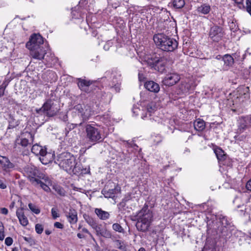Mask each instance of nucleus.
I'll return each mask as SVG.
<instances>
[{
    "instance_id": "nucleus-25",
    "label": "nucleus",
    "mask_w": 251,
    "mask_h": 251,
    "mask_svg": "<svg viewBox=\"0 0 251 251\" xmlns=\"http://www.w3.org/2000/svg\"><path fill=\"white\" fill-rule=\"evenodd\" d=\"M194 126L196 130L201 131L205 128V122L203 120L199 119L194 122Z\"/></svg>"
},
{
    "instance_id": "nucleus-36",
    "label": "nucleus",
    "mask_w": 251,
    "mask_h": 251,
    "mask_svg": "<svg viewBox=\"0 0 251 251\" xmlns=\"http://www.w3.org/2000/svg\"><path fill=\"white\" fill-rule=\"evenodd\" d=\"M100 235L106 238H111L112 237L111 232L106 229H102L101 232H100Z\"/></svg>"
},
{
    "instance_id": "nucleus-52",
    "label": "nucleus",
    "mask_w": 251,
    "mask_h": 251,
    "mask_svg": "<svg viewBox=\"0 0 251 251\" xmlns=\"http://www.w3.org/2000/svg\"><path fill=\"white\" fill-rule=\"evenodd\" d=\"M246 188L247 189L251 191V179H250L247 183L246 184Z\"/></svg>"
},
{
    "instance_id": "nucleus-13",
    "label": "nucleus",
    "mask_w": 251,
    "mask_h": 251,
    "mask_svg": "<svg viewBox=\"0 0 251 251\" xmlns=\"http://www.w3.org/2000/svg\"><path fill=\"white\" fill-rule=\"evenodd\" d=\"M195 87V84L192 80L187 79L181 81L178 88L182 93H185L193 89Z\"/></svg>"
},
{
    "instance_id": "nucleus-8",
    "label": "nucleus",
    "mask_w": 251,
    "mask_h": 251,
    "mask_svg": "<svg viewBox=\"0 0 251 251\" xmlns=\"http://www.w3.org/2000/svg\"><path fill=\"white\" fill-rule=\"evenodd\" d=\"M223 35L222 28L218 26L211 27L209 33L210 38L214 42L219 41Z\"/></svg>"
},
{
    "instance_id": "nucleus-55",
    "label": "nucleus",
    "mask_w": 251,
    "mask_h": 251,
    "mask_svg": "<svg viewBox=\"0 0 251 251\" xmlns=\"http://www.w3.org/2000/svg\"><path fill=\"white\" fill-rule=\"evenodd\" d=\"M93 228L95 229L96 230V231L98 235H100V232L102 230V229H100V227L98 226V225H96V227H93Z\"/></svg>"
},
{
    "instance_id": "nucleus-30",
    "label": "nucleus",
    "mask_w": 251,
    "mask_h": 251,
    "mask_svg": "<svg viewBox=\"0 0 251 251\" xmlns=\"http://www.w3.org/2000/svg\"><path fill=\"white\" fill-rule=\"evenodd\" d=\"M38 169L35 167H30L27 168V172L29 174L30 179L32 177L36 178V176L38 173Z\"/></svg>"
},
{
    "instance_id": "nucleus-28",
    "label": "nucleus",
    "mask_w": 251,
    "mask_h": 251,
    "mask_svg": "<svg viewBox=\"0 0 251 251\" xmlns=\"http://www.w3.org/2000/svg\"><path fill=\"white\" fill-rule=\"evenodd\" d=\"M36 178L39 180L42 179L48 184H51V180L49 177L46 174L41 172L39 170H38V173L36 176Z\"/></svg>"
},
{
    "instance_id": "nucleus-56",
    "label": "nucleus",
    "mask_w": 251,
    "mask_h": 251,
    "mask_svg": "<svg viewBox=\"0 0 251 251\" xmlns=\"http://www.w3.org/2000/svg\"><path fill=\"white\" fill-rule=\"evenodd\" d=\"M1 213L3 214L6 215L8 213V209L6 208H2L1 209Z\"/></svg>"
},
{
    "instance_id": "nucleus-34",
    "label": "nucleus",
    "mask_w": 251,
    "mask_h": 251,
    "mask_svg": "<svg viewBox=\"0 0 251 251\" xmlns=\"http://www.w3.org/2000/svg\"><path fill=\"white\" fill-rule=\"evenodd\" d=\"M112 229L118 232L119 233H124V229L123 228V227L118 223H114L112 225Z\"/></svg>"
},
{
    "instance_id": "nucleus-57",
    "label": "nucleus",
    "mask_w": 251,
    "mask_h": 251,
    "mask_svg": "<svg viewBox=\"0 0 251 251\" xmlns=\"http://www.w3.org/2000/svg\"><path fill=\"white\" fill-rule=\"evenodd\" d=\"M4 238V231L0 232V240L2 241Z\"/></svg>"
},
{
    "instance_id": "nucleus-60",
    "label": "nucleus",
    "mask_w": 251,
    "mask_h": 251,
    "mask_svg": "<svg viewBox=\"0 0 251 251\" xmlns=\"http://www.w3.org/2000/svg\"><path fill=\"white\" fill-rule=\"evenodd\" d=\"M77 236L80 239L83 238L84 237V235L80 233H77Z\"/></svg>"
},
{
    "instance_id": "nucleus-15",
    "label": "nucleus",
    "mask_w": 251,
    "mask_h": 251,
    "mask_svg": "<svg viewBox=\"0 0 251 251\" xmlns=\"http://www.w3.org/2000/svg\"><path fill=\"white\" fill-rule=\"evenodd\" d=\"M156 110V107L153 102L148 103L147 106L143 109V113L141 114V117L143 119L148 117V115L151 116Z\"/></svg>"
},
{
    "instance_id": "nucleus-32",
    "label": "nucleus",
    "mask_w": 251,
    "mask_h": 251,
    "mask_svg": "<svg viewBox=\"0 0 251 251\" xmlns=\"http://www.w3.org/2000/svg\"><path fill=\"white\" fill-rule=\"evenodd\" d=\"M172 5L176 9H180L184 6L185 1L184 0H174Z\"/></svg>"
},
{
    "instance_id": "nucleus-59",
    "label": "nucleus",
    "mask_w": 251,
    "mask_h": 251,
    "mask_svg": "<svg viewBox=\"0 0 251 251\" xmlns=\"http://www.w3.org/2000/svg\"><path fill=\"white\" fill-rule=\"evenodd\" d=\"M4 94V90L0 87V97L2 96Z\"/></svg>"
},
{
    "instance_id": "nucleus-16",
    "label": "nucleus",
    "mask_w": 251,
    "mask_h": 251,
    "mask_svg": "<svg viewBox=\"0 0 251 251\" xmlns=\"http://www.w3.org/2000/svg\"><path fill=\"white\" fill-rule=\"evenodd\" d=\"M77 85L79 88L85 92L89 93V87L92 84L93 81L90 80H86L81 78H78Z\"/></svg>"
},
{
    "instance_id": "nucleus-63",
    "label": "nucleus",
    "mask_w": 251,
    "mask_h": 251,
    "mask_svg": "<svg viewBox=\"0 0 251 251\" xmlns=\"http://www.w3.org/2000/svg\"><path fill=\"white\" fill-rule=\"evenodd\" d=\"M104 49L105 50H109V46L107 45H105L103 47Z\"/></svg>"
},
{
    "instance_id": "nucleus-48",
    "label": "nucleus",
    "mask_w": 251,
    "mask_h": 251,
    "mask_svg": "<svg viewBox=\"0 0 251 251\" xmlns=\"http://www.w3.org/2000/svg\"><path fill=\"white\" fill-rule=\"evenodd\" d=\"M141 112V110L136 106H134L132 108V112L135 116L138 115Z\"/></svg>"
},
{
    "instance_id": "nucleus-42",
    "label": "nucleus",
    "mask_w": 251,
    "mask_h": 251,
    "mask_svg": "<svg viewBox=\"0 0 251 251\" xmlns=\"http://www.w3.org/2000/svg\"><path fill=\"white\" fill-rule=\"evenodd\" d=\"M29 141L25 138H22L20 139V142L18 144H20L23 147H26L29 144Z\"/></svg>"
},
{
    "instance_id": "nucleus-4",
    "label": "nucleus",
    "mask_w": 251,
    "mask_h": 251,
    "mask_svg": "<svg viewBox=\"0 0 251 251\" xmlns=\"http://www.w3.org/2000/svg\"><path fill=\"white\" fill-rule=\"evenodd\" d=\"M145 61L151 68L159 72L163 73L165 70L167 60L164 57H159L156 55H150L148 56Z\"/></svg>"
},
{
    "instance_id": "nucleus-27",
    "label": "nucleus",
    "mask_w": 251,
    "mask_h": 251,
    "mask_svg": "<svg viewBox=\"0 0 251 251\" xmlns=\"http://www.w3.org/2000/svg\"><path fill=\"white\" fill-rule=\"evenodd\" d=\"M36 178L39 180L42 179L48 184H51V180L49 177L46 174L41 172L39 170H38V173L36 176Z\"/></svg>"
},
{
    "instance_id": "nucleus-64",
    "label": "nucleus",
    "mask_w": 251,
    "mask_h": 251,
    "mask_svg": "<svg viewBox=\"0 0 251 251\" xmlns=\"http://www.w3.org/2000/svg\"><path fill=\"white\" fill-rule=\"evenodd\" d=\"M138 251H146V250L144 248H141Z\"/></svg>"
},
{
    "instance_id": "nucleus-9",
    "label": "nucleus",
    "mask_w": 251,
    "mask_h": 251,
    "mask_svg": "<svg viewBox=\"0 0 251 251\" xmlns=\"http://www.w3.org/2000/svg\"><path fill=\"white\" fill-rule=\"evenodd\" d=\"M180 76L176 73H170L164 77L162 83L166 86H173L179 81Z\"/></svg>"
},
{
    "instance_id": "nucleus-26",
    "label": "nucleus",
    "mask_w": 251,
    "mask_h": 251,
    "mask_svg": "<svg viewBox=\"0 0 251 251\" xmlns=\"http://www.w3.org/2000/svg\"><path fill=\"white\" fill-rule=\"evenodd\" d=\"M197 10L200 13L207 14L211 10V7L209 4H203L198 7Z\"/></svg>"
},
{
    "instance_id": "nucleus-31",
    "label": "nucleus",
    "mask_w": 251,
    "mask_h": 251,
    "mask_svg": "<svg viewBox=\"0 0 251 251\" xmlns=\"http://www.w3.org/2000/svg\"><path fill=\"white\" fill-rule=\"evenodd\" d=\"M121 80H117L116 78H113L111 87L114 89L116 92H119L120 90Z\"/></svg>"
},
{
    "instance_id": "nucleus-47",
    "label": "nucleus",
    "mask_w": 251,
    "mask_h": 251,
    "mask_svg": "<svg viewBox=\"0 0 251 251\" xmlns=\"http://www.w3.org/2000/svg\"><path fill=\"white\" fill-rule=\"evenodd\" d=\"M104 195L106 198H112L114 197V190L113 189L109 190V191L105 192Z\"/></svg>"
},
{
    "instance_id": "nucleus-20",
    "label": "nucleus",
    "mask_w": 251,
    "mask_h": 251,
    "mask_svg": "<svg viewBox=\"0 0 251 251\" xmlns=\"http://www.w3.org/2000/svg\"><path fill=\"white\" fill-rule=\"evenodd\" d=\"M16 215L21 225L25 226L28 225V221L26 217L24 214L23 208H19L17 210Z\"/></svg>"
},
{
    "instance_id": "nucleus-62",
    "label": "nucleus",
    "mask_w": 251,
    "mask_h": 251,
    "mask_svg": "<svg viewBox=\"0 0 251 251\" xmlns=\"http://www.w3.org/2000/svg\"><path fill=\"white\" fill-rule=\"evenodd\" d=\"M45 233L47 235H50L51 233V231L50 230H48V229L45 230Z\"/></svg>"
},
{
    "instance_id": "nucleus-22",
    "label": "nucleus",
    "mask_w": 251,
    "mask_h": 251,
    "mask_svg": "<svg viewBox=\"0 0 251 251\" xmlns=\"http://www.w3.org/2000/svg\"><path fill=\"white\" fill-rule=\"evenodd\" d=\"M240 199L238 198H236L233 201V203L238 209L242 208L241 209L238 210V211L240 213V214L241 215L244 214L245 213H247L249 214H251V210H249L248 208H245V207L246 206H244V204H242V205L239 204V203L240 202Z\"/></svg>"
},
{
    "instance_id": "nucleus-35",
    "label": "nucleus",
    "mask_w": 251,
    "mask_h": 251,
    "mask_svg": "<svg viewBox=\"0 0 251 251\" xmlns=\"http://www.w3.org/2000/svg\"><path fill=\"white\" fill-rule=\"evenodd\" d=\"M41 151H42V147L37 144L33 145L31 148L32 152L37 155H39Z\"/></svg>"
},
{
    "instance_id": "nucleus-17",
    "label": "nucleus",
    "mask_w": 251,
    "mask_h": 251,
    "mask_svg": "<svg viewBox=\"0 0 251 251\" xmlns=\"http://www.w3.org/2000/svg\"><path fill=\"white\" fill-rule=\"evenodd\" d=\"M40 155V160L41 162L44 164H47L52 160L53 155L50 153H48L45 149L42 147V151L39 154Z\"/></svg>"
},
{
    "instance_id": "nucleus-7",
    "label": "nucleus",
    "mask_w": 251,
    "mask_h": 251,
    "mask_svg": "<svg viewBox=\"0 0 251 251\" xmlns=\"http://www.w3.org/2000/svg\"><path fill=\"white\" fill-rule=\"evenodd\" d=\"M43 42V37L39 34H33L26 43V47L28 49L43 47L42 46Z\"/></svg>"
},
{
    "instance_id": "nucleus-10",
    "label": "nucleus",
    "mask_w": 251,
    "mask_h": 251,
    "mask_svg": "<svg viewBox=\"0 0 251 251\" xmlns=\"http://www.w3.org/2000/svg\"><path fill=\"white\" fill-rule=\"evenodd\" d=\"M29 50H30V55L33 58L39 60L43 59L47 53L46 50L43 47H38Z\"/></svg>"
},
{
    "instance_id": "nucleus-53",
    "label": "nucleus",
    "mask_w": 251,
    "mask_h": 251,
    "mask_svg": "<svg viewBox=\"0 0 251 251\" xmlns=\"http://www.w3.org/2000/svg\"><path fill=\"white\" fill-rule=\"evenodd\" d=\"M233 57V59H237L239 57H240V52H236L234 53H233L232 55H231Z\"/></svg>"
},
{
    "instance_id": "nucleus-45",
    "label": "nucleus",
    "mask_w": 251,
    "mask_h": 251,
    "mask_svg": "<svg viewBox=\"0 0 251 251\" xmlns=\"http://www.w3.org/2000/svg\"><path fill=\"white\" fill-rule=\"evenodd\" d=\"M246 10L251 15V0H246V5L245 6Z\"/></svg>"
},
{
    "instance_id": "nucleus-12",
    "label": "nucleus",
    "mask_w": 251,
    "mask_h": 251,
    "mask_svg": "<svg viewBox=\"0 0 251 251\" xmlns=\"http://www.w3.org/2000/svg\"><path fill=\"white\" fill-rule=\"evenodd\" d=\"M249 127H251V114L240 118L238 130L240 132H243Z\"/></svg>"
},
{
    "instance_id": "nucleus-11",
    "label": "nucleus",
    "mask_w": 251,
    "mask_h": 251,
    "mask_svg": "<svg viewBox=\"0 0 251 251\" xmlns=\"http://www.w3.org/2000/svg\"><path fill=\"white\" fill-rule=\"evenodd\" d=\"M75 108L78 111L84 120H87L92 115V110L88 105L77 104Z\"/></svg>"
},
{
    "instance_id": "nucleus-54",
    "label": "nucleus",
    "mask_w": 251,
    "mask_h": 251,
    "mask_svg": "<svg viewBox=\"0 0 251 251\" xmlns=\"http://www.w3.org/2000/svg\"><path fill=\"white\" fill-rule=\"evenodd\" d=\"M6 188V185L5 184V183H4V182L2 180H0V188L3 189Z\"/></svg>"
},
{
    "instance_id": "nucleus-58",
    "label": "nucleus",
    "mask_w": 251,
    "mask_h": 251,
    "mask_svg": "<svg viewBox=\"0 0 251 251\" xmlns=\"http://www.w3.org/2000/svg\"><path fill=\"white\" fill-rule=\"evenodd\" d=\"M4 231V226L2 222H0V232Z\"/></svg>"
},
{
    "instance_id": "nucleus-24",
    "label": "nucleus",
    "mask_w": 251,
    "mask_h": 251,
    "mask_svg": "<svg viewBox=\"0 0 251 251\" xmlns=\"http://www.w3.org/2000/svg\"><path fill=\"white\" fill-rule=\"evenodd\" d=\"M68 220L71 224H75L77 221V212L74 209H70L67 215Z\"/></svg>"
},
{
    "instance_id": "nucleus-2",
    "label": "nucleus",
    "mask_w": 251,
    "mask_h": 251,
    "mask_svg": "<svg viewBox=\"0 0 251 251\" xmlns=\"http://www.w3.org/2000/svg\"><path fill=\"white\" fill-rule=\"evenodd\" d=\"M55 162L67 172L75 173L76 163L75 156L70 153L64 152L58 154Z\"/></svg>"
},
{
    "instance_id": "nucleus-21",
    "label": "nucleus",
    "mask_w": 251,
    "mask_h": 251,
    "mask_svg": "<svg viewBox=\"0 0 251 251\" xmlns=\"http://www.w3.org/2000/svg\"><path fill=\"white\" fill-rule=\"evenodd\" d=\"M145 87L148 90L154 93H157L160 90L159 85L153 81L146 82Z\"/></svg>"
},
{
    "instance_id": "nucleus-19",
    "label": "nucleus",
    "mask_w": 251,
    "mask_h": 251,
    "mask_svg": "<svg viewBox=\"0 0 251 251\" xmlns=\"http://www.w3.org/2000/svg\"><path fill=\"white\" fill-rule=\"evenodd\" d=\"M222 60L224 62L223 68L224 70H228L230 67L232 66L234 62L233 57L228 54L224 55Z\"/></svg>"
},
{
    "instance_id": "nucleus-29",
    "label": "nucleus",
    "mask_w": 251,
    "mask_h": 251,
    "mask_svg": "<svg viewBox=\"0 0 251 251\" xmlns=\"http://www.w3.org/2000/svg\"><path fill=\"white\" fill-rule=\"evenodd\" d=\"M84 218L85 221L92 228L96 227V225L97 223L96 221L92 217H90L88 215H84Z\"/></svg>"
},
{
    "instance_id": "nucleus-3",
    "label": "nucleus",
    "mask_w": 251,
    "mask_h": 251,
    "mask_svg": "<svg viewBox=\"0 0 251 251\" xmlns=\"http://www.w3.org/2000/svg\"><path fill=\"white\" fill-rule=\"evenodd\" d=\"M153 40L157 46L164 51H173L177 48V42L164 34L154 35Z\"/></svg>"
},
{
    "instance_id": "nucleus-23",
    "label": "nucleus",
    "mask_w": 251,
    "mask_h": 251,
    "mask_svg": "<svg viewBox=\"0 0 251 251\" xmlns=\"http://www.w3.org/2000/svg\"><path fill=\"white\" fill-rule=\"evenodd\" d=\"M95 212L99 218L101 220H106L110 217V214L109 212L103 210L101 208H96Z\"/></svg>"
},
{
    "instance_id": "nucleus-18",
    "label": "nucleus",
    "mask_w": 251,
    "mask_h": 251,
    "mask_svg": "<svg viewBox=\"0 0 251 251\" xmlns=\"http://www.w3.org/2000/svg\"><path fill=\"white\" fill-rule=\"evenodd\" d=\"M30 181L35 186L40 185V186L46 192H49L50 190V188L49 187V185H51V183L48 184L46 183L45 181H43L41 180H39V179L34 177H32L31 178H30Z\"/></svg>"
},
{
    "instance_id": "nucleus-5",
    "label": "nucleus",
    "mask_w": 251,
    "mask_h": 251,
    "mask_svg": "<svg viewBox=\"0 0 251 251\" xmlns=\"http://www.w3.org/2000/svg\"><path fill=\"white\" fill-rule=\"evenodd\" d=\"M59 109L53 100H49L44 103L42 107L36 109V112L39 114H44L48 117H52L58 112Z\"/></svg>"
},
{
    "instance_id": "nucleus-14",
    "label": "nucleus",
    "mask_w": 251,
    "mask_h": 251,
    "mask_svg": "<svg viewBox=\"0 0 251 251\" xmlns=\"http://www.w3.org/2000/svg\"><path fill=\"white\" fill-rule=\"evenodd\" d=\"M0 164L3 170L6 172H9L15 167V165L5 156H0Z\"/></svg>"
},
{
    "instance_id": "nucleus-39",
    "label": "nucleus",
    "mask_w": 251,
    "mask_h": 251,
    "mask_svg": "<svg viewBox=\"0 0 251 251\" xmlns=\"http://www.w3.org/2000/svg\"><path fill=\"white\" fill-rule=\"evenodd\" d=\"M115 244L116 247L119 249L124 251L126 250V247L124 245L123 242L119 240H117L115 241Z\"/></svg>"
},
{
    "instance_id": "nucleus-38",
    "label": "nucleus",
    "mask_w": 251,
    "mask_h": 251,
    "mask_svg": "<svg viewBox=\"0 0 251 251\" xmlns=\"http://www.w3.org/2000/svg\"><path fill=\"white\" fill-rule=\"evenodd\" d=\"M29 209L34 213L38 214L40 212V209L34 204L31 203L28 204Z\"/></svg>"
},
{
    "instance_id": "nucleus-40",
    "label": "nucleus",
    "mask_w": 251,
    "mask_h": 251,
    "mask_svg": "<svg viewBox=\"0 0 251 251\" xmlns=\"http://www.w3.org/2000/svg\"><path fill=\"white\" fill-rule=\"evenodd\" d=\"M202 251H216V249L213 245L206 244L204 246Z\"/></svg>"
},
{
    "instance_id": "nucleus-46",
    "label": "nucleus",
    "mask_w": 251,
    "mask_h": 251,
    "mask_svg": "<svg viewBox=\"0 0 251 251\" xmlns=\"http://www.w3.org/2000/svg\"><path fill=\"white\" fill-rule=\"evenodd\" d=\"M240 9L244 8L243 0H233Z\"/></svg>"
},
{
    "instance_id": "nucleus-61",
    "label": "nucleus",
    "mask_w": 251,
    "mask_h": 251,
    "mask_svg": "<svg viewBox=\"0 0 251 251\" xmlns=\"http://www.w3.org/2000/svg\"><path fill=\"white\" fill-rule=\"evenodd\" d=\"M82 231L83 232H85V233H88V234H89V233H89V231L88 230V229H86V228H82Z\"/></svg>"
},
{
    "instance_id": "nucleus-33",
    "label": "nucleus",
    "mask_w": 251,
    "mask_h": 251,
    "mask_svg": "<svg viewBox=\"0 0 251 251\" xmlns=\"http://www.w3.org/2000/svg\"><path fill=\"white\" fill-rule=\"evenodd\" d=\"M215 152L217 157V159L221 161L225 160L226 159V154L224 153V151L223 150L221 149H218L215 150Z\"/></svg>"
},
{
    "instance_id": "nucleus-44",
    "label": "nucleus",
    "mask_w": 251,
    "mask_h": 251,
    "mask_svg": "<svg viewBox=\"0 0 251 251\" xmlns=\"http://www.w3.org/2000/svg\"><path fill=\"white\" fill-rule=\"evenodd\" d=\"M43 229V226L42 225L37 224L35 225V231L38 234H41Z\"/></svg>"
},
{
    "instance_id": "nucleus-49",
    "label": "nucleus",
    "mask_w": 251,
    "mask_h": 251,
    "mask_svg": "<svg viewBox=\"0 0 251 251\" xmlns=\"http://www.w3.org/2000/svg\"><path fill=\"white\" fill-rule=\"evenodd\" d=\"M9 81L10 80L8 79H5L2 84L0 86V87L5 91V89L8 85Z\"/></svg>"
},
{
    "instance_id": "nucleus-6",
    "label": "nucleus",
    "mask_w": 251,
    "mask_h": 251,
    "mask_svg": "<svg viewBox=\"0 0 251 251\" xmlns=\"http://www.w3.org/2000/svg\"><path fill=\"white\" fill-rule=\"evenodd\" d=\"M86 137L91 142L96 143L102 140V134L100 131L95 126L87 125L85 127Z\"/></svg>"
},
{
    "instance_id": "nucleus-51",
    "label": "nucleus",
    "mask_w": 251,
    "mask_h": 251,
    "mask_svg": "<svg viewBox=\"0 0 251 251\" xmlns=\"http://www.w3.org/2000/svg\"><path fill=\"white\" fill-rule=\"evenodd\" d=\"M54 227H55L57 228L62 229L63 228V225L59 222H55L54 224Z\"/></svg>"
},
{
    "instance_id": "nucleus-37",
    "label": "nucleus",
    "mask_w": 251,
    "mask_h": 251,
    "mask_svg": "<svg viewBox=\"0 0 251 251\" xmlns=\"http://www.w3.org/2000/svg\"><path fill=\"white\" fill-rule=\"evenodd\" d=\"M55 192L61 196H64L66 194L65 191L60 186H57L54 188Z\"/></svg>"
},
{
    "instance_id": "nucleus-43",
    "label": "nucleus",
    "mask_w": 251,
    "mask_h": 251,
    "mask_svg": "<svg viewBox=\"0 0 251 251\" xmlns=\"http://www.w3.org/2000/svg\"><path fill=\"white\" fill-rule=\"evenodd\" d=\"M51 212L53 219H55L59 217V215L58 213V210L57 208H52L51 209Z\"/></svg>"
},
{
    "instance_id": "nucleus-41",
    "label": "nucleus",
    "mask_w": 251,
    "mask_h": 251,
    "mask_svg": "<svg viewBox=\"0 0 251 251\" xmlns=\"http://www.w3.org/2000/svg\"><path fill=\"white\" fill-rule=\"evenodd\" d=\"M220 222L222 226L225 227L229 224V221L226 216H222V217H221Z\"/></svg>"
},
{
    "instance_id": "nucleus-50",
    "label": "nucleus",
    "mask_w": 251,
    "mask_h": 251,
    "mask_svg": "<svg viewBox=\"0 0 251 251\" xmlns=\"http://www.w3.org/2000/svg\"><path fill=\"white\" fill-rule=\"evenodd\" d=\"M13 243V239L12 238L10 237H8L7 238H6L5 240V244L7 245V246H10Z\"/></svg>"
},
{
    "instance_id": "nucleus-1",
    "label": "nucleus",
    "mask_w": 251,
    "mask_h": 251,
    "mask_svg": "<svg viewBox=\"0 0 251 251\" xmlns=\"http://www.w3.org/2000/svg\"><path fill=\"white\" fill-rule=\"evenodd\" d=\"M152 211L147 205L144 206L136 215V220L137 221L136 226L137 229L142 232L147 231L152 221Z\"/></svg>"
}]
</instances>
